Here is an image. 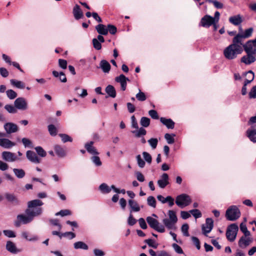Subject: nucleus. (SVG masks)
Returning <instances> with one entry per match:
<instances>
[{
    "instance_id": "24",
    "label": "nucleus",
    "mask_w": 256,
    "mask_h": 256,
    "mask_svg": "<svg viewBox=\"0 0 256 256\" xmlns=\"http://www.w3.org/2000/svg\"><path fill=\"white\" fill-rule=\"evenodd\" d=\"M246 136L254 143H256V128H250L246 132Z\"/></svg>"
},
{
    "instance_id": "32",
    "label": "nucleus",
    "mask_w": 256,
    "mask_h": 256,
    "mask_svg": "<svg viewBox=\"0 0 256 256\" xmlns=\"http://www.w3.org/2000/svg\"><path fill=\"white\" fill-rule=\"evenodd\" d=\"M97 32L100 34L106 35L108 33V30L106 26L102 24H99L96 26Z\"/></svg>"
},
{
    "instance_id": "10",
    "label": "nucleus",
    "mask_w": 256,
    "mask_h": 256,
    "mask_svg": "<svg viewBox=\"0 0 256 256\" xmlns=\"http://www.w3.org/2000/svg\"><path fill=\"white\" fill-rule=\"evenodd\" d=\"M214 24L213 17L206 14L202 18L199 24L200 26L208 28Z\"/></svg>"
},
{
    "instance_id": "54",
    "label": "nucleus",
    "mask_w": 256,
    "mask_h": 256,
    "mask_svg": "<svg viewBox=\"0 0 256 256\" xmlns=\"http://www.w3.org/2000/svg\"><path fill=\"white\" fill-rule=\"evenodd\" d=\"M189 212L196 218H200L202 216L201 212L198 209L190 210Z\"/></svg>"
},
{
    "instance_id": "49",
    "label": "nucleus",
    "mask_w": 256,
    "mask_h": 256,
    "mask_svg": "<svg viewBox=\"0 0 256 256\" xmlns=\"http://www.w3.org/2000/svg\"><path fill=\"white\" fill-rule=\"evenodd\" d=\"M59 136L60 137L64 143L68 142H72V138L66 134H59Z\"/></svg>"
},
{
    "instance_id": "16",
    "label": "nucleus",
    "mask_w": 256,
    "mask_h": 256,
    "mask_svg": "<svg viewBox=\"0 0 256 256\" xmlns=\"http://www.w3.org/2000/svg\"><path fill=\"white\" fill-rule=\"evenodd\" d=\"M129 79L126 77V76L123 74H121L118 76H116L115 78V81L120 84L121 89L123 91H124L126 90L127 81Z\"/></svg>"
},
{
    "instance_id": "36",
    "label": "nucleus",
    "mask_w": 256,
    "mask_h": 256,
    "mask_svg": "<svg viewBox=\"0 0 256 256\" xmlns=\"http://www.w3.org/2000/svg\"><path fill=\"white\" fill-rule=\"evenodd\" d=\"M137 130H133L132 132V134H134L135 136L137 138H140L142 136L146 135V130L142 127Z\"/></svg>"
},
{
    "instance_id": "18",
    "label": "nucleus",
    "mask_w": 256,
    "mask_h": 256,
    "mask_svg": "<svg viewBox=\"0 0 256 256\" xmlns=\"http://www.w3.org/2000/svg\"><path fill=\"white\" fill-rule=\"evenodd\" d=\"M169 178L167 174H163L160 177V179L158 180V184L161 188H164L166 186L169 184L168 182Z\"/></svg>"
},
{
    "instance_id": "1",
    "label": "nucleus",
    "mask_w": 256,
    "mask_h": 256,
    "mask_svg": "<svg viewBox=\"0 0 256 256\" xmlns=\"http://www.w3.org/2000/svg\"><path fill=\"white\" fill-rule=\"evenodd\" d=\"M43 202L38 199L28 202V208L25 211L26 215L20 214L17 216L16 220L14 222V226L19 227L22 224H26L32 222L34 218L41 215L43 210L41 206Z\"/></svg>"
},
{
    "instance_id": "8",
    "label": "nucleus",
    "mask_w": 256,
    "mask_h": 256,
    "mask_svg": "<svg viewBox=\"0 0 256 256\" xmlns=\"http://www.w3.org/2000/svg\"><path fill=\"white\" fill-rule=\"evenodd\" d=\"M243 48L246 54H256V42L254 40H248L243 45Z\"/></svg>"
},
{
    "instance_id": "63",
    "label": "nucleus",
    "mask_w": 256,
    "mask_h": 256,
    "mask_svg": "<svg viewBox=\"0 0 256 256\" xmlns=\"http://www.w3.org/2000/svg\"><path fill=\"white\" fill-rule=\"evenodd\" d=\"M135 176L138 181L140 182H143L144 181L145 178L144 176L140 172H136Z\"/></svg>"
},
{
    "instance_id": "55",
    "label": "nucleus",
    "mask_w": 256,
    "mask_h": 256,
    "mask_svg": "<svg viewBox=\"0 0 256 256\" xmlns=\"http://www.w3.org/2000/svg\"><path fill=\"white\" fill-rule=\"evenodd\" d=\"M72 212H71L68 210H61L60 212H56L55 215L58 216H69L71 215Z\"/></svg>"
},
{
    "instance_id": "45",
    "label": "nucleus",
    "mask_w": 256,
    "mask_h": 256,
    "mask_svg": "<svg viewBox=\"0 0 256 256\" xmlns=\"http://www.w3.org/2000/svg\"><path fill=\"white\" fill-rule=\"evenodd\" d=\"M136 99L140 102H144L146 100V96L145 94L139 90L138 92L136 95Z\"/></svg>"
},
{
    "instance_id": "25",
    "label": "nucleus",
    "mask_w": 256,
    "mask_h": 256,
    "mask_svg": "<svg viewBox=\"0 0 256 256\" xmlns=\"http://www.w3.org/2000/svg\"><path fill=\"white\" fill-rule=\"evenodd\" d=\"M100 68L104 73H108L111 66L110 63L105 60H102L100 62Z\"/></svg>"
},
{
    "instance_id": "35",
    "label": "nucleus",
    "mask_w": 256,
    "mask_h": 256,
    "mask_svg": "<svg viewBox=\"0 0 256 256\" xmlns=\"http://www.w3.org/2000/svg\"><path fill=\"white\" fill-rule=\"evenodd\" d=\"M10 82L13 86L18 88L22 89L25 87L24 84L22 81L12 79L10 80Z\"/></svg>"
},
{
    "instance_id": "5",
    "label": "nucleus",
    "mask_w": 256,
    "mask_h": 256,
    "mask_svg": "<svg viewBox=\"0 0 256 256\" xmlns=\"http://www.w3.org/2000/svg\"><path fill=\"white\" fill-rule=\"evenodd\" d=\"M175 202L178 207L182 208L190 204L192 199L188 195L182 194L176 196Z\"/></svg>"
},
{
    "instance_id": "15",
    "label": "nucleus",
    "mask_w": 256,
    "mask_h": 256,
    "mask_svg": "<svg viewBox=\"0 0 256 256\" xmlns=\"http://www.w3.org/2000/svg\"><path fill=\"white\" fill-rule=\"evenodd\" d=\"M4 128L8 134L14 133L18 130V126L12 122L6 123L4 126Z\"/></svg>"
},
{
    "instance_id": "43",
    "label": "nucleus",
    "mask_w": 256,
    "mask_h": 256,
    "mask_svg": "<svg viewBox=\"0 0 256 256\" xmlns=\"http://www.w3.org/2000/svg\"><path fill=\"white\" fill-rule=\"evenodd\" d=\"M156 200L153 196H149L147 198V203L149 206L155 208L156 207Z\"/></svg>"
},
{
    "instance_id": "62",
    "label": "nucleus",
    "mask_w": 256,
    "mask_h": 256,
    "mask_svg": "<svg viewBox=\"0 0 256 256\" xmlns=\"http://www.w3.org/2000/svg\"><path fill=\"white\" fill-rule=\"evenodd\" d=\"M3 232L8 238H15L16 236L14 232L12 230H4Z\"/></svg>"
},
{
    "instance_id": "37",
    "label": "nucleus",
    "mask_w": 256,
    "mask_h": 256,
    "mask_svg": "<svg viewBox=\"0 0 256 256\" xmlns=\"http://www.w3.org/2000/svg\"><path fill=\"white\" fill-rule=\"evenodd\" d=\"M13 172L15 176L18 178H23L26 174L25 172L22 168H16L13 169Z\"/></svg>"
},
{
    "instance_id": "14",
    "label": "nucleus",
    "mask_w": 256,
    "mask_h": 256,
    "mask_svg": "<svg viewBox=\"0 0 256 256\" xmlns=\"http://www.w3.org/2000/svg\"><path fill=\"white\" fill-rule=\"evenodd\" d=\"M256 60V54H246L241 58V62L246 65L250 64Z\"/></svg>"
},
{
    "instance_id": "56",
    "label": "nucleus",
    "mask_w": 256,
    "mask_h": 256,
    "mask_svg": "<svg viewBox=\"0 0 256 256\" xmlns=\"http://www.w3.org/2000/svg\"><path fill=\"white\" fill-rule=\"evenodd\" d=\"M137 163L138 166L140 168H143L145 166V162L142 158L140 154H138L136 156Z\"/></svg>"
},
{
    "instance_id": "39",
    "label": "nucleus",
    "mask_w": 256,
    "mask_h": 256,
    "mask_svg": "<svg viewBox=\"0 0 256 256\" xmlns=\"http://www.w3.org/2000/svg\"><path fill=\"white\" fill-rule=\"evenodd\" d=\"M74 248L75 249H82L87 250L88 246L86 244L82 242H78L74 244Z\"/></svg>"
},
{
    "instance_id": "40",
    "label": "nucleus",
    "mask_w": 256,
    "mask_h": 256,
    "mask_svg": "<svg viewBox=\"0 0 256 256\" xmlns=\"http://www.w3.org/2000/svg\"><path fill=\"white\" fill-rule=\"evenodd\" d=\"M99 190L103 194H108L111 190V188L105 183H102L99 186Z\"/></svg>"
},
{
    "instance_id": "46",
    "label": "nucleus",
    "mask_w": 256,
    "mask_h": 256,
    "mask_svg": "<svg viewBox=\"0 0 256 256\" xmlns=\"http://www.w3.org/2000/svg\"><path fill=\"white\" fill-rule=\"evenodd\" d=\"M253 32L254 28H250L245 30L244 32L241 34L242 35L244 38H246L251 36Z\"/></svg>"
},
{
    "instance_id": "48",
    "label": "nucleus",
    "mask_w": 256,
    "mask_h": 256,
    "mask_svg": "<svg viewBox=\"0 0 256 256\" xmlns=\"http://www.w3.org/2000/svg\"><path fill=\"white\" fill-rule=\"evenodd\" d=\"M37 154L41 157H45L46 155V152L41 146H36L34 148Z\"/></svg>"
},
{
    "instance_id": "28",
    "label": "nucleus",
    "mask_w": 256,
    "mask_h": 256,
    "mask_svg": "<svg viewBox=\"0 0 256 256\" xmlns=\"http://www.w3.org/2000/svg\"><path fill=\"white\" fill-rule=\"evenodd\" d=\"M54 150L56 155L60 158H64L66 156L65 150L59 145L54 146Z\"/></svg>"
},
{
    "instance_id": "27",
    "label": "nucleus",
    "mask_w": 256,
    "mask_h": 256,
    "mask_svg": "<svg viewBox=\"0 0 256 256\" xmlns=\"http://www.w3.org/2000/svg\"><path fill=\"white\" fill-rule=\"evenodd\" d=\"M229 22L234 26H238L242 22V17L240 14L230 16L229 18Z\"/></svg>"
},
{
    "instance_id": "26",
    "label": "nucleus",
    "mask_w": 256,
    "mask_h": 256,
    "mask_svg": "<svg viewBox=\"0 0 256 256\" xmlns=\"http://www.w3.org/2000/svg\"><path fill=\"white\" fill-rule=\"evenodd\" d=\"M160 121L168 128L172 129L174 128V122L172 119L162 117L160 118Z\"/></svg>"
},
{
    "instance_id": "60",
    "label": "nucleus",
    "mask_w": 256,
    "mask_h": 256,
    "mask_svg": "<svg viewBox=\"0 0 256 256\" xmlns=\"http://www.w3.org/2000/svg\"><path fill=\"white\" fill-rule=\"evenodd\" d=\"M61 236H62V237H66L70 240H72L76 237V234L72 232H68L64 233H62Z\"/></svg>"
},
{
    "instance_id": "4",
    "label": "nucleus",
    "mask_w": 256,
    "mask_h": 256,
    "mask_svg": "<svg viewBox=\"0 0 256 256\" xmlns=\"http://www.w3.org/2000/svg\"><path fill=\"white\" fill-rule=\"evenodd\" d=\"M240 216V212L236 206H230L226 212V219L230 221L238 220Z\"/></svg>"
},
{
    "instance_id": "47",
    "label": "nucleus",
    "mask_w": 256,
    "mask_h": 256,
    "mask_svg": "<svg viewBox=\"0 0 256 256\" xmlns=\"http://www.w3.org/2000/svg\"><path fill=\"white\" fill-rule=\"evenodd\" d=\"M148 143L151 146L152 148L154 150L156 148L158 144V140L156 138H151L148 140Z\"/></svg>"
},
{
    "instance_id": "23",
    "label": "nucleus",
    "mask_w": 256,
    "mask_h": 256,
    "mask_svg": "<svg viewBox=\"0 0 256 256\" xmlns=\"http://www.w3.org/2000/svg\"><path fill=\"white\" fill-rule=\"evenodd\" d=\"M94 144V142L90 141L86 143L84 145V147L89 154L92 155H98L99 152L96 148L93 146Z\"/></svg>"
},
{
    "instance_id": "7",
    "label": "nucleus",
    "mask_w": 256,
    "mask_h": 256,
    "mask_svg": "<svg viewBox=\"0 0 256 256\" xmlns=\"http://www.w3.org/2000/svg\"><path fill=\"white\" fill-rule=\"evenodd\" d=\"M238 230V226L235 224H231L228 226L226 232V236L229 241L234 242L235 240Z\"/></svg>"
},
{
    "instance_id": "6",
    "label": "nucleus",
    "mask_w": 256,
    "mask_h": 256,
    "mask_svg": "<svg viewBox=\"0 0 256 256\" xmlns=\"http://www.w3.org/2000/svg\"><path fill=\"white\" fill-rule=\"evenodd\" d=\"M146 222L150 226L159 232H164L165 228L163 225L160 224L158 221L152 216H148L146 218Z\"/></svg>"
},
{
    "instance_id": "52",
    "label": "nucleus",
    "mask_w": 256,
    "mask_h": 256,
    "mask_svg": "<svg viewBox=\"0 0 256 256\" xmlns=\"http://www.w3.org/2000/svg\"><path fill=\"white\" fill-rule=\"evenodd\" d=\"M174 136L175 135L174 134H166L164 135V138L168 144H172L174 142Z\"/></svg>"
},
{
    "instance_id": "22",
    "label": "nucleus",
    "mask_w": 256,
    "mask_h": 256,
    "mask_svg": "<svg viewBox=\"0 0 256 256\" xmlns=\"http://www.w3.org/2000/svg\"><path fill=\"white\" fill-rule=\"evenodd\" d=\"M5 198L8 202L12 203L14 205H18L20 204V200L14 194L10 192H6L4 194Z\"/></svg>"
},
{
    "instance_id": "33",
    "label": "nucleus",
    "mask_w": 256,
    "mask_h": 256,
    "mask_svg": "<svg viewBox=\"0 0 256 256\" xmlns=\"http://www.w3.org/2000/svg\"><path fill=\"white\" fill-rule=\"evenodd\" d=\"M106 92L108 95V96L114 98L116 96V92L114 86L112 85H108L106 89Z\"/></svg>"
},
{
    "instance_id": "42",
    "label": "nucleus",
    "mask_w": 256,
    "mask_h": 256,
    "mask_svg": "<svg viewBox=\"0 0 256 256\" xmlns=\"http://www.w3.org/2000/svg\"><path fill=\"white\" fill-rule=\"evenodd\" d=\"M140 124L143 127L147 128L150 126V119L147 117L143 116L140 119Z\"/></svg>"
},
{
    "instance_id": "30",
    "label": "nucleus",
    "mask_w": 256,
    "mask_h": 256,
    "mask_svg": "<svg viewBox=\"0 0 256 256\" xmlns=\"http://www.w3.org/2000/svg\"><path fill=\"white\" fill-rule=\"evenodd\" d=\"M128 206L131 208L130 213L132 212H139L140 210V207L136 202L132 200H130L128 201Z\"/></svg>"
},
{
    "instance_id": "38",
    "label": "nucleus",
    "mask_w": 256,
    "mask_h": 256,
    "mask_svg": "<svg viewBox=\"0 0 256 256\" xmlns=\"http://www.w3.org/2000/svg\"><path fill=\"white\" fill-rule=\"evenodd\" d=\"M22 236L30 242H34L38 240V238L36 236H33L32 237L28 236V234L26 232H23L22 233Z\"/></svg>"
},
{
    "instance_id": "19",
    "label": "nucleus",
    "mask_w": 256,
    "mask_h": 256,
    "mask_svg": "<svg viewBox=\"0 0 256 256\" xmlns=\"http://www.w3.org/2000/svg\"><path fill=\"white\" fill-rule=\"evenodd\" d=\"M26 156L27 158L32 162L34 164H39L40 162V159L33 151L28 150L26 152Z\"/></svg>"
},
{
    "instance_id": "44",
    "label": "nucleus",
    "mask_w": 256,
    "mask_h": 256,
    "mask_svg": "<svg viewBox=\"0 0 256 256\" xmlns=\"http://www.w3.org/2000/svg\"><path fill=\"white\" fill-rule=\"evenodd\" d=\"M22 142L25 148H32L34 147L32 141L28 138H24L22 139Z\"/></svg>"
},
{
    "instance_id": "53",
    "label": "nucleus",
    "mask_w": 256,
    "mask_h": 256,
    "mask_svg": "<svg viewBox=\"0 0 256 256\" xmlns=\"http://www.w3.org/2000/svg\"><path fill=\"white\" fill-rule=\"evenodd\" d=\"M7 96L10 100H14L17 96V94L12 90H8L6 91Z\"/></svg>"
},
{
    "instance_id": "57",
    "label": "nucleus",
    "mask_w": 256,
    "mask_h": 256,
    "mask_svg": "<svg viewBox=\"0 0 256 256\" xmlns=\"http://www.w3.org/2000/svg\"><path fill=\"white\" fill-rule=\"evenodd\" d=\"M4 108L9 112L11 114H14L16 112V110L15 106L10 104H6L4 106Z\"/></svg>"
},
{
    "instance_id": "58",
    "label": "nucleus",
    "mask_w": 256,
    "mask_h": 256,
    "mask_svg": "<svg viewBox=\"0 0 256 256\" xmlns=\"http://www.w3.org/2000/svg\"><path fill=\"white\" fill-rule=\"evenodd\" d=\"M142 156L144 157V158L146 162L148 164H150L152 162V158L150 154L146 152H142Z\"/></svg>"
},
{
    "instance_id": "64",
    "label": "nucleus",
    "mask_w": 256,
    "mask_h": 256,
    "mask_svg": "<svg viewBox=\"0 0 256 256\" xmlns=\"http://www.w3.org/2000/svg\"><path fill=\"white\" fill-rule=\"evenodd\" d=\"M248 96L250 98H256V86L252 88L248 94Z\"/></svg>"
},
{
    "instance_id": "51",
    "label": "nucleus",
    "mask_w": 256,
    "mask_h": 256,
    "mask_svg": "<svg viewBox=\"0 0 256 256\" xmlns=\"http://www.w3.org/2000/svg\"><path fill=\"white\" fill-rule=\"evenodd\" d=\"M48 130L50 134L52 136L56 135L58 130L56 126L54 124H50L48 126Z\"/></svg>"
},
{
    "instance_id": "3",
    "label": "nucleus",
    "mask_w": 256,
    "mask_h": 256,
    "mask_svg": "<svg viewBox=\"0 0 256 256\" xmlns=\"http://www.w3.org/2000/svg\"><path fill=\"white\" fill-rule=\"evenodd\" d=\"M242 51V47L240 46L230 44L224 49V54L227 59L232 60L235 58L238 54H241Z\"/></svg>"
},
{
    "instance_id": "29",
    "label": "nucleus",
    "mask_w": 256,
    "mask_h": 256,
    "mask_svg": "<svg viewBox=\"0 0 256 256\" xmlns=\"http://www.w3.org/2000/svg\"><path fill=\"white\" fill-rule=\"evenodd\" d=\"M52 75L55 78H58L62 82H66L67 79L64 72H58L56 70H53L52 72Z\"/></svg>"
},
{
    "instance_id": "41",
    "label": "nucleus",
    "mask_w": 256,
    "mask_h": 256,
    "mask_svg": "<svg viewBox=\"0 0 256 256\" xmlns=\"http://www.w3.org/2000/svg\"><path fill=\"white\" fill-rule=\"evenodd\" d=\"M98 156V155H94V156L90 158V160L96 166H102V162L100 158Z\"/></svg>"
},
{
    "instance_id": "11",
    "label": "nucleus",
    "mask_w": 256,
    "mask_h": 256,
    "mask_svg": "<svg viewBox=\"0 0 256 256\" xmlns=\"http://www.w3.org/2000/svg\"><path fill=\"white\" fill-rule=\"evenodd\" d=\"M14 104L16 108L20 110H26L28 108L26 99L22 97L17 98L14 102Z\"/></svg>"
},
{
    "instance_id": "34",
    "label": "nucleus",
    "mask_w": 256,
    "mask_h": 256,
    "mask_svg": "<svg viewBox=\"0 0 256 256\" xmlns=\"http://www.w3.org/2000/svg\"><path fill=\"white\" fill-rule=\"evenodd\" d=\"M243 38H244L241 34H238L232 40V44L241 46L242 44V41Z\"/></svg>"
},
{
    "instance_id": "12",
    "label": "nucleus",
    "mask_w": 256,
    "mask_h": 256,
    "mask_svg": "<svg viewBox=\"0 0 256 256\" xmlns=\"http://www.w3.org/2000/svg\"><path fill=\"white\" fill-rule=\"evenodd\" d=\"M214 227V221L211 218H207L206 220V223L202 226L203 234L206 236L207 234L210 232Z\"/></svg>"
},
{
    "instance_id": "2",
    "label": "nucleus",
    "mask_w": 256,
    "mask_h": 256,
    "mask_svg": "<svg viewBox=\"0 0 256 256\" xmlns=\"http://www.w3.org/2000/svg\"><path fill=\"white\" fill-rule=\"evenodd\" d=\"M168 218L162 220V223L164 226L168 230H175L176 228V224L178 222V218L176 212L173 210H169L168 212Z\"/></svg>"
},
{
    "instance_id": "20",
    "label": "nucleus",
    "mask_w": 256,
    "mask_h": 256,
    "mask_svg": "<svg viewBox=\"0 0 256 256\" xmlns=\"http://www.w3.org/2000/svg\"><path fill=\"white\" fill-rule=\"evenodd\" d=\"M16 145L15 142H12L8 138H0V146L3 148L10 149Z\"/></svg>"
},
{
    "instance_id": "59",
    "label": "nucleus",
    "mask_w": 256,
    "mask_h": 256,
    "mask_svg": "<svg viewBox=\"0 0 256 256\" xmlns=\"http://www.w3.org/2000/svg\"><path fill=\"white\" fill-rule=\"evenodd\" d=\"M188 228L189 226L187 224H184L181 228L182 232L183 234L186 236H188L189 234H188Z\"/></svg>"
},
{
    "instance_id": "31",
    "label": "nucleus",
    "mask_w": 256,
    "mask_h": 256,
    "mask_svg": "<svg viewBox=\"0 0 256 256\" xmlns=\"http://www.w3.org/2000/svg\"><path fill=\"white\" fill-rule=\"evenodd\" d=\"M73 14L76 20H79L82 16V12L79 6L76 4L73 9Z\"/></svg>"
},
{
    "instance_id": "9",
    "label": "nucleus",
    "mask_w": 256,
    "mask_h": 256,
    "mask_svg": "<svg viewBox=\"0 0 256 256\" xmlns=\"http://www.w3.org/2000/svg\"><path fill=\"white\" fill-rule=\"evenodd\" d=\"M2 158L3 160L8 162H14L20 160L14 153L8 151L2 153Z\"/></svg>"
},
{
    "instance_id": "50",
    "label": "nucleus",
    "mask_w": 256,
    "mask_h": 256,
    "mask_svg": "<svg viewBox=\"0 0 256 256\" xmlns=\"http://www.w3.org/2000/svg\"><path fill=\"white\" fill-rule=\"evenodd\" d=\"M240 230L244 234V235H246V236H250V233L248 230L246 224L244 222L240 224Z\"/></svg>"
},
{
    "instance_id": "21",
    "label": "nucleus",
    "mask_w": 256,
    "mask_h": 256,
    "mask_svg": "<svg viewBox=\"0 0 256 256\" xmlns=\"http://www.w3.org/2000/svg\"><path fill=\"white\" fill-rule=\"evenodd\" d=\"M6 248L8 252L14 254L20 252V250L16 248V244L10 240L7 241Z\"/></svg>"
},
{
    "instance_id": "61",
    "label": "nucleus",
    "mask_w": 256,
    "mask_h": 256,
    "mask_svg": "<svg viewBox=\"0 0 256 256\" xmlns=\"http://www.w3.org/2000/svg\"><path fill=\"white\" fill-rule=\"evenodd\" d=\"M92 44L94 48L96 50H100L102 48L101 43L96 38L92 40Z\"/></svg>"
},
{
    "instance_id": "13",
    "label": "nucleus",
    "mask_w": 256,
    "mask_h": 256,
    "mask_svg": "<svg viewBox=\"0 0 256 256\" xmlns=\"http://www.w3.org/2000/svg\"><path fill=\"white\" fill-rule=\"evenodd\" d=\"M156 198L162 204L168 203L170 207H172L174 204V199L172 196H168L164 198L162 195H158Z\"/></svg>"
},
{
    "instance_id": "17",
    "label": "nucleus",
    "mask_w": 256,
    "mask_h": 256,
    "mask_svg": "<svg viewBox=\"0 0 256 256\" xmlns=\"http://www.w3.org/2000/svg\"><path fill=\"white\" fill-rule=\"evenodd\" d=\"M252 242V239L250 236L244 235L240 239L238 244L240 248H244L248 246Z\"/></svg>"
}]
</instances>
